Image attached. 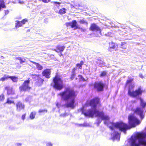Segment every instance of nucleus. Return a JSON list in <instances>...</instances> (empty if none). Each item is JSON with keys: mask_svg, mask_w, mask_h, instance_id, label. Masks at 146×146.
Masks as SVG:
<instances>
[{"mask_svg": "<svg viewBox=\"0 0 146 146\" xmlns=\"http://www.w3.org/2000/svg\"><path fill=\"white\" fill-rule=\"evenodd\" d=\"M99 99L98 98L93 99L90 101H87L85 105L81 109L82 114L86 117H93L95 115L98 117L96 124L99 126L102 121L104 120V124L109 127L111 130H114L111 134V139L119 141L120 139L119 131H123L125 134L126 131L131 127L123 122L114 123L109 121L110 118L108 116L105 115L103 112H100L96 109L97 105L99 103Z\"/></svg>", "mask_w": 146, "mask_h": 146, "instance_id": "f257e3e1", "label": "nucleus"}, {"mask_svg": "<svg viewBox=\"0 0 146 146\" xmlns=\"http://www.w3.org/2000/svg\"><path fill=\"white\" fill-rule=\"evenodd\" d=\"M57 95L61 97L62 100L66 102L64 106L72 109L74 108L75 100L77 94L74 90L70 88H66L63 92L58 94Z\"/></svg>", "mask_w": 146, "mask_h": 146, "instance_id": "f03ea898", "label": "nucleus"}, {"mask_svg": "<svg viewBox=\"0 0 146 146\" xmlns=\"http://www.w3.org/2000/svg\"><path fill=\"white\" fill-rule=\"evenodd\" d=\"M128 142L131 146H146V133L132 136Z\"/></svg>", "mask_w": 146, "mask_h": 146, "instance_id": "7ed1b4c3", "label": "nucleus"}, {"mask_svg": "<svg viewBox=\"0 0 146 146\" xmlns=\"http://www.w3.org/2000/svg\"><path fill=\"white\" fill-rule=\"evenodd\" d=\"M133 80V79L132 78L128 80L126 82V85L127 86L128 84H130L128 91V95L133 98H137L141 95L143 90L141 89V87H139L137 89L134 91L133 88L134 87V85L131 84Z\"/></svg>", "mask_w": 146, "mask_h": 146, "instance_id": "20e7f679", "label": "nucleus"}, {"mask_svg": "<svg viewBox=\"0 0 146 146\" xmlns=\"http://www.w3.org/2000/svg\"><path fill=\"white\" fill-rule=\"evenodd\" d=\"M53 81L54 83L53 87L54 88L59 90H61L63 88V81L57 75H56L55 77L53 78Z\"/></svg>", "mask_w": 146, "mask_h": 146, "instance_id": "39448f33", "label": "nucleus"}, {"mask_svg": "<svg viewBox=\"0 0 146 146\" xmlns=\"http://www.w3.org/2000/svg\"><path fill=\"white\" fill-rule=\"evenodd\" d=\"M140 104L142 108H137L134 111V113L139 115L141 119H143L144 117L143 114L144 109L146 106V102H145L141 98H140Z\"/></svg>", "mask_w": 146, "mask_h": 146, "instance_id": "423d86ee", "label": "nucleus"}, {"mask_svg": "<svg viewBox=\"0 0 146 146\" xmlns=\"http://www.w3.org/2000/svg\"><path fill=\"white\" fill-rule=\"evenodd\" d=\"M128 120L129 124L131 127H134L139 124L141 123L139 120L132 115L129 116Z\"/></svg>", "mask_w": 146, "mask_h": 146, "instance_id": "0eeeda50", "label": "nucleus"}, {"mask_svg": "<svg viewBox=\"0 0 146 146\" xmlns=\"http://www.w3.org/2000/svg\"><path fill=\"white\" fill-rule=\"evenodd\" d=\"M106 85L105 83L102 81L96 82L94 84V88L98 92H101L103 91Z\"/></svg>", "mask_w": 146, "mask_h": 146, "instance_id": "6e6552de", "label": "nucleus"}, {"mask_svg": "<svg viewBox=\"0 0 146 146\" xmlns=\"http://www.w3.org/2000/svg\"><path fill=\"white\" fill-rule=\"evenodd\" d=\"M29 79L25 81L23 84L20 86L19 89L21 92H25L30 89L31 88L29 86L30 81Z\"/></svg>", "mask_w": 146, "mask_h": 146, "instance_id": "1a4fd4ad", "label": "nucleus"}, {"mask_svg": "<svg viewBox=\"0 0 146 146\" xmlns=\"http://www.w3.org/2000/svg\"><path fill=\"white\" fill-rule=\"evenodd\" d=\"M66 25L67 27L70 26L72 28H74V29H80V27L76 20H73L71 22H68L66 23Z\"/></svg>", "mask_w": 146, "mask_h": 146, "instance_id": "9d476101", "label": "nucleus"}, {"mask_svg": "<svg viewBox=\"0 0 146 146\" xmlns=\"http://www.w3.org/2000/svg\"><path fill=\"white\" fill-rule=\"evenodd\" d=\"M90 30L92 31H96L101 34V30L100 28L95 23L92 24L90 28Z\"/></svg>", "mask_w": 146, "mask_h": 146, "instance_id": "9b49d317", "label": "nucleus"}, {"mask_svg": "<svg viewBox=\"0 0 146 146\" xmlns=\"http://www.w3.org/2000/svg\"><path fill=\"white\" fill-rule=\"evenodd\" d=\"M27 21V19H25L21 21H15V27L18 28L19 27L22 26V25L25 24V23Z\"/></svg>", "mask_w": 146, "mask_h": 146, "instance_id": "f8f14e48", "label": "nucleus"}, {"mask_svg": "<svg viewBox=\"0 0 146 146\" xmlns=\"http://www.w3.org/2000/svg\"><path fill=\"white\" fill-rule=\"evenodd\" d=\"M51 71L49 69H46L44 70L42 72L43 76L47 78H50Z\"/></svg>", "mask_w": 146, "mask_h": 146, "instance_id": "ddd939ff", "label": "nucleus"}, {"mask_svg": "<svg viewBox=\"0 0 146 146\" xmlns=\"http://www.w3.org/2000/svg\"><path fill=\"white\" fill-rule=\"evenodd\" d=\"M16 110L18 112L22 110H23L25 108V106L23 104L19 102L16 104Z\"/></svg>", "mask_w": 146, "mask_h": 146, "instance_id": "4468645a", "label": "nucleus"}, {"mask_svg": "<svg viewBox=\"0 0 146 146\" xmlns=\"http://www.w3.org/2000/svg\"><path fill=\"white\" fill-rule=\"evenodd\" d=\"M109 50L111 51L112 49L116 50L117 48V46L114 43L111 42L109 43Z\"/></svg>", "mask_w": 146, "mask_h": 146, "instance_id": "2eb2a0df", "label": "nucleus"}, {"mask_svg": "<svg viewBox=\"0 0 146 146\" xmlns=\"http://www.w3.org/2000/svg\"><path fill=\"white\" fill-rule=\"evenodd\" d=\"M5 89L7 90V94L8 95L13 94H14L12 88L9 86L5 87Z\"/></svg>", "mask_w": 146, "mask_h": 146, "instance_id": "dca6fc26", "label": "nucleus"}, {"mask_svg": "<svg viewBox=\"0 0 146 146\" xmlns=\"http://www.w3.org/2000/svg\"><path fill=\"white\" fill-rule=\"evenodd\" d=\"M65 47L62 46L60 45H58L57 47V49H55L54 50L57 52H59V51H63L65 48Z\"/></svg>", "mask_w": 146, "mask_h": 146, "instance_id": "f3484780", "label": "nucleus"}, {"mask_svg": "<svg viewBox=\"0 0 146 146\" xmlns=\"http://www.w3.org/2000/svg\"><path fill=\"white\" fill-rule=\"evenodd\" d=\"M30 61L36 65L38 70H41L42 69V66L40 65L39 63H37L34 62L32 61L31 60H30Z\"/></svg>", "mask_w": 146, "mask_h": 146, "instance_id": "a211bd4d", "label": "nucleus"}, {"mask_svg": "<svg viewBox=\"0 0 146 146\" xmlns=\"http://www.w3.org/2000/svg\"><path fill=\"white\" fill-rule=\"evenodd\" d=\"M6 7L5 2L4 0H0V11L2 8H5Z\"/></svg>", "mask_w": 146, "mask_h": 146, "instance_id": "6ab92c4d", "label": "nucleus"}, {"mask_svg": "<svg viewBox=\"0 0 146 146\" xmlns=\"http://www.w3.org/2000/svg\"><path fill=\"white\" fill-rule=\"evenodd\" d=\"M36 114V112L35 111L31 112L29 115L30 118L31 119H34L35 118Z\"/></svg>", "mask_w": 146, "mask_h": 146, "instance_id": "aec40b11", "label": "nucleus"}, {"mask_svg": "<svg viewBox=\"0 0 146 146\" xmlns=\"http://www.w3.org/2000/svg\"><path fill=\"white\" fill-rule=\"evenodd\" d=\"M9 78L14 82H17L18 81V78L15 76H9Z\"/></svg>", "mask_w": 146, "mask_h": 146, "instance_id": "412c9836", "label": "nucleus"}, {"mask_svg": "<svg viewBox=\"0 0 146 146\" xmlns=\"http://www.w3.org/2000/svg\"><path fill=\"white\" fill-rule=\"evenodd\" d=\"M9 78V76L7 75H5L4 76L0 79V80L3 81H4L6 79Z\"/></svg>", "mask_w": 146, "mask_h": 146, "instance_id": "4be33fe9", "label": "nucleus"}, {"mask_svg": "<svg viewBox=\"0 0 146 146\" xmlns=\"http://www.w3.org/2000/svg\"><path fill=\"white\" fill-rule=\"evenodd\" d=\"M66 9L65 8H63L60 10L59 11V13L60 14H64L66 13Z\"/></svg>", "mask_w": 146, "mask_h": 146, "instance_id": "5701e85b", "label": "nucleus"}, {"mask_svg": "<svg viewBox=\"0 0 146 146\" xmlns=\"http://www.w3.org/2000/svg\"><path fill=\"white\" fill-rule=\"evenodd\" d=\"M37 80L38 82L39 83V85H41L42 84L43 82L44 81V80L41 78L39 77L38 78Z\"/></svg>", "mask_w": 146, "mask_h": 146, "instance_id": "b1692460", "label": "nucleus"}, {"mask_svg": "<svg viewBox=\"0 0 146 146\" xmlns=\"http://www.w3.org/2000/svg\"><path fill=\"white\" fill-rule=\"evenodd\" d=\"M12 103L14 104V101H13L11 100H10V98H7V102L5 103V104H10Z\"/></svg>", "mask_w": 146, "mask_h": 146, "instance_id": "393cba45", "label": "nucleus"}, {"mask_svg": "<svg viewBox=\"0 0 146 146\" xmlns=\"http://www.w3.org/2000/svg\"><path fill=\"white\" fill-rule=\"evenodd\" d=\"M97 63L98 64H99V65L100 66H102L104 64V63L103 61L101 60H98V61L97 62Z\"/></svg>", "mask_w": 146, "mask_h": 146, "instance_id": "a878e982", "label": "nucleus"}, {"mask_svg": "<svg viewBox=\"0 0 146 146\" xmlns=\"http://www.w3.org/2000/svg\"><path fill=\"white\" fill-rule=\"evenodd\" d=\"M79 23L80 24H85L86 26H87V22L84 19L80 20L79 21Z\"/></svg>", "mask_w": 146, "mask_h": 146, "instance_id": "bb28decb", "label": "nucleus"}, {"mask_svg": "<svg viewBox=\"0 0 146 146\" xmlns=\"http://www.w3.org/2000/svg\"><path fill=\"white\" fill-rule=\"evenodd\" d=\"M121 47L123 49H125L126 47V43L125 42H121Z\"/></svg>", "mask_w": 146, "mask_h": 146, "instance_id": "cd10ccee", "label": "nucleus"}, {"mask_svg": "<svg viewBox=\"0 0 146 146\" xmlns=\"http://www.w3.org/2000/svg\"><path fill=\"white\" fill-rule=\"evenodd\" d=\"M107 72L106 71L102 72L100 74V77H103L106 75Z\"/></svg>", "mask_w": 146, "mask_h": 146, "instance_id": "c85d7f7f", "label": "nucleus"}, {"mask_svg": "<svg viewBox=\"0 0 146 146\" xmlns=\"http://www.w3.org/2000/svg\"><path fill=\"white\" fill-rule=\"evenodd\" d=\"M77 70V68H74L72 72V74L76 75V71Z\"/></svg>", "mask_w": 146, "mask_h": 146, "instance_id": "c756f323", "label": "nucleus"}, {"mask_svg": "<svg viewBox=\"0 0 146 146\" xmlns=\"http://www.w3.org/2000/svg\"><path fill=\"white\" fill-rule=\"evenodd\" d=\"M52 3L54 5H56V6L58 7H59L61 3H60L55 1L53 2Z\"/></svg>", "mask_w": 146, "mask_h": 146, "instance_id": "7c9ffc66", "label": "nucleus"}, {"mask_svg": "<svg viewBox=\"0 0 146 146\" xmlns=\"http://www.w3.org/2000/svg\"><path fill=\"white\" fill-rule=\"evenodd\" d=\"M31 76L32 77V78L33 79H38V78L39 77V76L38 75H37L36 74L35 75H32Z\"/></svg>", "mask_w": 146, "mask_h": 146, "instance_id": "2f4dec72", "label": "nucleus"}, {"mask_svg": "<svg viewBox=\"0 0 146 146\" xmlns=\"http://www.w3.org/2000/svg\"><path fill=\"white\" fill-rule=\"evenodd\" d=\"M47 111V110H40L38 111V113H42L46 112V113Z\"/></svg>", "mask_w": 146, "mask_h": 146, "instance_id": "473e14b6", "label": "nucleus"}, {"mask_svg": "<svg viewBox=\"0 0 146 146\" xmlns=\"http://www.w3.org/2000/svg\"><path fill=\"white\" fill-rule=\"evenodd\" d=\"M17 59L20 60V63L21 64H22L24 62H25V60H23L22 58L21 57H19L17 58Z\"/></svg>", "mask_w": 146, "mask_h": 146, "instance_id": "72a5a7b5", "label": "nucleus"}, {"mask_svg": "<svg viewBox=\"0 0 146 146\" xmlns=\"http://www.w3.org/2000/svg\"><path fill=\"white\" fill-rule=\"evenodd\" d=\"M4 100V95L2 94L0 96V101H3Z\"/></svg>", "mask_w": 146, "mask_h": 146, "instance_id": "f704fd0d", "label": "nucleus"}, {"mask_svg": "<svg viewBox=\"0 0 146 146\" xmlns=\"http://www.w3.org/2000/svg\"><path fill=\"white\" fill-rule=\"evenodd\" d=\"M78 77L82 81H86L85 79L83 78V77L81 75H79L78 76Z\"/></svg>", "mask_w": 146, "mask_h": 146, "instance_id": "c9c22d12", "label": "nucleus"}, {"mask_svg": "<svg viewBox=\"0 0 146 146\" xmlns=\"http://www.w3.org/2000/svg\"><path fill=\"white\" fill-rule=\"evenodd\" d=\"M129 106H130V107H129V105H127V108L129 110H133V108L132 107V105H131V106L130 105Z\"/></svg>", "mask_w": 146, "mask_h": 146, "instance_id": "e433bc0d", "label": "nucleus"}, {"mask_svg": "<svg viewBox=\"0 0 146 146\" xmlns=\"http://www.w3.org/2000/svg\"><path fill=\"white\" fill-rule=\"evenodd\" d=\"M67 115V114L66 113V112H65V113H64L61 114L60 115V117H64L66 116Z\"/></svg>", "mask_w": 146, "mask_h": 146, "instance_id": "4c0bfd02", "label": "nucleus"}, {"mask_svg": "<svg viewBox=\"0 0 146 146\" xmlns=\"http://www.w3.org/2000/svg\"><path fill=\"white\" fill-rule=\"evenodd\" d=\"M76 66L80 68H82V65H81L80 63H78L76 64Z\"/></svg>", "mask_w": 146, "mask_h": 146, "instance_id": "58836bf2", "label": "nucleus"}, {"mask_svg": "<svg viewBox=\"0 0 146 146\" xmlns=\"http://www.w3.org/2000/svg\"><path fill=\"white\" fill-rule=\"evenodd\" d=\"M75 76V75L72 74L70 77V79H71V80H73Z\"/></svg>", "mask_w": 146, "mask_h": 146, "instance_id": "ea45409f", "label": "nucleus"}, {"mask_svg": "<svg viewBox=\"0 0 146 146\" xmlns=\"http://www.w3.org/2000/svg\"><path fill=\"white\" fill-rule=\"evenodd\" d=\"M26 113H25L22 116V117H21V118H22V119L23 120H24L25 119V117L26 116Z\"/></svg>", "mask_w": 146, "mask_h": 146, "instance_id": "a19ab883", "label": "nucleus"}, {"mask_svg": "<svg viewBox=\"0 0 146 146\" xmlns=\"http://www.w3.org/2000/svg\"><path fill=\"white\" fill-rule=\"evenodd\" d=\"M56 106L58 108H59L60 107V105L58 102H56Z\"/></svg>", "mask_w": 146, "mask_h": 146, "instance_id": "79ce46f5", "label": "nucleus"}, {"mask_svg": "<svg viewBox=\"0 0 146 146\" xmlns=\"http://www.w3.org/2000/svg\"><path fill=\"white\" fill-rule=\"evenodd\" d=\"M9 129L10 130H13L15 129V128L13 126H11L9 127Z\"/></svg>", "mask_w": 146, "mask_h": 146, "instance_id": "37998d69", "label": "nucleus"}, {"mask_svg": "<svg viewBox=\"0 0 146 146\" xmlns=\"http://www.w3.org/2000/svg\"><path fill=\"white\" fill-rule=\"evenodd\" d=\"M46 146H52V144L50 142H48L46 143Z\"/></svg>", "mask_w": 146, "mask_h": 146, "instance_id": "c03bdc74", "label": "nucleus"}, {"mask_svg": "<svg viewBox=\"0 0 146 146\" xmlns=\"http://www.w3.org/2000/svg\"><path fill=\"white\" fill-rule=\"evenodd\" d=\"M5 11V15H7L9 13V11L8 10H4Z\"/></svg>", "mask_w": 146, "mask_h": 146, "instance_id": "a18cd8bd", "label": "nucleus"}, {"mask_svg": "<svg viewBox=\"0 0 146 146\" xmlns=\"http://www.w3.org/2000/svg\"><path fill=\"white\" fill-rule=\"evenodd\" d=\"M50 0H42V1L45 3H47L49 2H50Z\"/></svg>", "mask_w": 146, "mask_h": 146, "instance_id": "49530a36", "label": "nucleus"}, {"mask_svg": "<svg viewBox=\"0 0 146 146\" xmlns=\"http://www.w3.org/2000/svg\"><path fill=\"white\" fill-rule=\"evenodd\" d=\"M88 125V124H87L86 123H84L83 124V127H86Z\"/></svg>", "mask_w": 146, "mask_h": 146, "instance_id": "de8ad7c7", "label": "nucleus"}, {"mask_svg": "<svg viewBox=\"0 0 146 146\" xmlns=\"http://www.w3.org/2000/svg\"><path fill=\"white\" fill-rule=\"evenodd\" d=\"M21 143H17L16 144V146H21Z\"/></svg>", "mask_w": 146, "mask_h": 146, "instance_id": "09e8293b", "label": "nucleus"}, {"mask_svg": "<svg viewBox=\"0 0 146 146\" xmlns=\"http://www.w3.org/2000/svg\"><path fill=\"white\" fill-rule=\"evenodd\" d=\"M81 65H83L84 64V62L83 61H81L80 62V63Z\"/></svg>", "mask_w": 146, "mask_h": 146, "instance_id": "8fccbe9b", "label": "nucleus"}, {"mask_svg": "<svg viewBox=\"0 0 146 146\" xmlns=\"http://www.w3.org/2000/svg\"><path fill=\"white\" fill-rule=\"evenodd\" d=\"M139 76L141 78H143V76L141 74H139Z\"/></svg>", "mask_w": 146, "mask_h": 146, "instance_id": "3c124183", "label": "nucleus"}, {"mask_svg": "<svg viewBox=\"0 0 146 146\" xmlns=\"http://www.w3.org/2000/svg\"><path fill=\"white\" fill-rule=\"evenodd\" d=\"M79 126H83V124H79Z\"/></svg>", "mask_w": 146, "mask_h": 146, "instance_id": "603ef678", "label": "nucleus"}, {"mask_svg": "<svg viewBox=\"0 0 146 146\" xmlns=\"http://www.w3.org/2000/svg\"><path fill=\"white\" fill-rule=\"evenodd\" d=\"M19 3H21V2H20V1H19Z\"/></svg>", "mask_w": 146, "mask_h": 146, "instance_id": "864d4df0", "label": "nucleus"}]
</instances>
